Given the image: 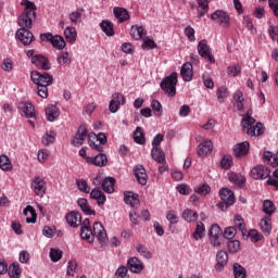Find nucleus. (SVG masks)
Listing matches in <instances>:
<instances>
[{
    "label": "nucleus",
    "instance_id": "nucleus-1",
    "mask_svg": "<svg viewBox=\"0 0 278 278\" xmlns=\"http://www.w3.org/2000/svg\"><path fill=\"white\" fill-rule=\"evenodd\" d=\"M80 237L83 240H87L89 244L94 242V238L99 241L101 247H105L108 244V232L103 225L99 222L93 223V230L90 229V219L85 218L80 224Z\"/></svg>",
    "mask_w": 278,
    "mask_h": 278
},
{
    "label": "nucleus",
    "instance_id": "nucleus-2",
    "mask_svg": "<svg viewBox=\"0 0 278 278\" xmlns=\"http://www.w3.org/2000/svg\"><path fill=\"white\" fill-rule=\"evenodd\" d=\"M30 79L33 84L37 86V94L41 99L49 97V86H53V75L43 72L34 71L30 73Z\"/></svg>",
    "mask_w": 278,
    "mask_h": 278
},
{
    "label": "nucleus",
    "instance_id": "nucleus-3",
    "mask_svg": "<svg viewBox=\"0 0 278 278\" xmlns=\"http://www.w3.org/2000/svg\"><path fill=\"white\" fill-rule=\"evenodd\" d=\"M21 5H24L25 11L22 16L18 17V25L22 29H31L34 18H36V3L29 0H23Z\"/></svg>",
    "mask_w": 278,
    "mask_h": 278
},
{
    "label": "nucleus",
    "instance_id": "nucleus-4",
    "mask_svg": "<svg viewBox=\"0 0 278 278\" xmlns=\"http://www.w3.org/2000/svg\"><path fill=\"white\" fill-rule=\"evenodd\" d=\"M243 132L248 136H262L264 134V125L262 123L255 124V118L251 116V112L248 111L245 116L241 121Z\"/></svg>",
    "mask_w": 278,
    "mask_h": 278
},
{
    "label": "nucleus",
    "instance_id": "nucleus-5",
    "mask_svg": "<svg viewBox=\"0 0 278 278\" xmlns=\"http://www.w3.org/2000/svg\"><path fill=\"white\" fill-rule=\"evenodd\" d=\"M177 72H174L161 81V89L163 90V92H165V94H167V97H175V94H177Z\"/></svg>",
    "mask_w": 278,
    "mask_h": 278
},
{
    "label": "nucleus",
    "instance_id": "nucleus-6",
    "mask_svg": "<svg viewBox=\"0 0 278 278\" xmlns=\"http://www.w3.org/2000/svg\"><path fill=\"white\" fill-rule=\"evenodd\" d=\"M219 197L222 199V202L217 204V207H219L222 212H225L227 207H231V205L236 203V197L233 195V191H231L229 188H223L219 191Z\"/></svg>",
    "mask_w": 278,
    "mask_h": 278
},
{
    "label": "nucleus",
    "instance_id": "nucleus-7",
    "mask_svg": "<svg viewBox=\"0 0 278 278\" xmlns=\"http://www.w3.org/2000/svg\"><path fill=\"white\" fill-rule=\"evenodd\" d=\"M89 140V147H92L96 151H99V153H102L103 146L108 144V136H105L103 132L96 134H89L88 136Z\"/></svg>",
    "mask_w": 278,
    "mask_h": 278
},
{
    "label": "nucleus",
    "instance_id": "nucleus-8",
    "mask_svg": "<svg viewBox=\"0 0 278 278\" xmlns=\"http://www.w3.org/2000/svg\"><path fill=\"white\" fill-rule=\"evenodd\" d=\"M198 53L199 55H201V58H203L211 64H214L216 62V59H214V54H212V49H210V46L207 45V40L205 39H202L198 43Z\"/></svg>",
    "mask_w": 278,
    "mask_h": 278
},
{
    "label": "nucleus",
    "instance_id": "nucleus-9",
    "mask_svg": "<svg viewBox=\"0 0 278 278\" xmlns=\"http://www.w3.org/2000/svg\"><path fill=\"white\" fill-rule=\"evenodd\" d=\"M212 21H215V23H218L220 27H229L231 17L229 16V13L225 12L224 10H216L211 15Z\"/></svg>",
    "mask_w": 278,
    "mask_h": 278
},
{
    "label": "nucleus",
    "instance_id": "nucleus-10",
    "mask_svg": "<svg viewBox=\"0 0 278 278\" xmlns=\"http://www.w3.org/2000/svg\"><path fill=\"white\" fill-rule=\"evenodd\" d=\"M31 188L37 197H45L47 193V182L40 177H35L31 181Z\"/></svg>",
    "mask_w": 278,
    "mask_h": 278
},
{
    "label": "nucleus",
    "instance_id": "nucleus-11",
    "mask_svg": "<svg viewBox=\"0 0 278 278\" xmlns=\"http://www.w3.org/2000/svg\"><path fill=\"white\" fill-rule=\"evenodd\" d=\"M86 138H88V128H86V125H80L72 140L73 147H81Z\"/></svg>",
    "mask_w": 278,
    "mask_h": 278
},
{
    "label": "nucleus",
    "instance_id": "nucleus-12",
    "mask_svg": "<svg viewBox=\"0 0 278 278\" xmlns=\"http://www.w3.org/2000/svg\"><path fill=\"white\" fill-rule=\"evenodd\" d=\"M127 268L135 275H140L144 270V263L140 258L132 256L127 261Z\"/></svg>",
    "mask_w": 278,
    "mask_h": 278
},
{
    "label": "nucleus",
    "instance_id": "nucleus-13",
    "mask_svg": "<svg viewBox=\"0 0 278 278\" xmlns=\"http://www.w3.org/2000/svg\"><path fill=\"white\" fill-rule=\"evenodd\" d=\"M253 179H268L270 177V168L264 165H256L251 169Z\"/></svg>",
    "mask_w": 278,
    "mask_h": 278
},
{
    "label": "nucleus",
    "instance_id": "nucleus-14",
    "mask_svg": "<svg viewBox=\"0 0 278 278\" xmlns=\"http://www.w3.org/2000/svg\"><path fill=\"white\" fill-rule=\"evenodd\" d=\"M31 64L36 65L37 68H42V71H51V63L49 59L42 54H36L31 58Z\"/></svg>",
    "mask_w": 278,
    "mask_h": 278
},
{
    "label": "nucleus",
    "instance_id": "nucleus-15",
    "mask_svg": "<svg viewBox=\"0 0 278 278\" xmlns=\"http://www.w3.org/2000/svg\"><path fill=\"white\" fill-rule=\"evenodd\" d=\"M216 262L215 270H217V273L223 271L229 262V254L224 250L218 251L216 254Z\"/></svg>",
    "mask_w": 278,
    "mask_h": 278
},
{
    "label": "nucleus",
    "instance_id": "nucleus-16",
    "mask_svg": "<svg viewBox=\"0 0 278 278\" xmlns=\"http://www.w3.org/2000/svg\"><path fill=\"white\" fill-rule=\"evenodd\" d=\"M134 175L140 184V186H147V181H149V176L147 175V169L142 165H137L134 167Z\"/></svg>",
    "mask_w": 278,
    "mask_h": 278
},
{
    "label": "nucleus",
    "instance_id": "nucleus-17",
    "mask_svg": "<svg viewBox=\"0 0 278 278\" xmlns=\"http://www.w3.org/2000/svg\"><path fill=\"white\" fill-rule=\"evenodd\" d=\"M16 36L20 42L24 43L25 47L34 42V34L29 31L27 28H20L16 31Z\"/></svg>",
    "mask_w": 278,
    "mask_h": 278
},
{
    "label": "nucleus",
    "instance_id": "nucleus-18",
    "mask_svg": "<svg viewBox=\"0 0 278 278\" xmlns=\"http://www.w3.org/2000/svg\"><path fill=\"white\" fill-rule=\"evenodd\" d=\"M65 220L70 227H77L81 225V214L79 212L72 211L65 216Z\"/></svg>",
    "mask_w": 278,
    "mask_h": 278
},
{
    "label": "nucleus",
    "instance_id": "nucleus-19",
    "mask_svg": "<svg viewBox=\"0 0 278 278\" xmlns=\"http://www.w3.org/2000/svg\"><path fill=\"white\" fill-rule=\"evenodd\" d=\"M180 75L184 81H192V77L194 75L192 63L187 62L180 68Z\"/></svg>",
    "mask_w": 278,
    "mask_h": 278
},
{
    "label": "nucleus",
    "instance_id": "nucleus-20",
    "mask_svg": "<svg viewBox=\"0 0 278 278\" xmlns=\"http://www.w3.org/2000/svg\"><path fill=\"white\" fill-rule=\"evenodd\" d=\"M250 147L251 144L249 143V141L237 143L235 146L233 153L237 157H244V155L249 153Z\"/></svg>",
    "mask_w": 278,
    "mask_h": 278
},
{
    "label": "nucleus",
    "instance_id": "nucleus-21",
    "mask_svg": "<svg viewBox=\"0 0 278 278\" xmlns=\"http://www.w3.org/2000/svg\"><path fill=\"white\" fill-rule=\"evenodd\" d=\"M87 162H89V164H93V166L103 168V166L108 165V156L103 153H100L93 157H87Z\"/></svg>",
    "mask_w": 278,
    "mask_h": 278
},
{
    "label": "nucleus",
    "instance_id": "nucleus-22",
    "mask_svg": "<svg viewBox=\"0 0 278 278\" xmlns=\"http://www.w3.org/2000/svg\"><path fill=\"white\" fill-rule=\"evenodd\" d=\"M214 144L212 143V140L203 141L198 146V155L200 157H205L211 151H213Z\"/></svg>",
    "mask_w": 278,
    "mask_h": 278
},
{
    "label": "nucleus",
    "instance_id": "nucleus-23",
    "mask_svg": "<svg viewBox=\"0 0 278 278\" xmlns=\"http://www.w3.org/2000/svg\"><path fill=\"white\" fill-rule=\"evenodd\" d=\"M20 110H22L26 118H36V111L34 109V104L29 102H22L20 103Z\"/></svg>",
    "mask_w": 278,
    "mask_h": 278
},
{
    "label": "nucleus",
    "instance_id": "nucleus-24",
    "mask_svg": "<svg viewBox=\"0 0 278 278\" xmlns=\"http://www.w3.org/2000/svg\"><path fill=\"white\" fill-rule=\"evenodd\" d=\"M151 155L154 162L157 164H166V154L162 148H152Z\"/></svg>",
    "mask_w": 278,
    "mask_h": 278
},
{
    "label": "nucleus",
    "instance_id": "nucleus-25",
    "mask_svg": "<svg viewBox=\"0 0 278 278\" xmlns=\"http://www.w3.org/2000/svg\"><path fill=\"white\" fill-rule=\"evenodd\" d=\"M46 116L50 123L60 117V109L53 104L48 105L46 109Z\"/></svg>",
    "mask_w": 278,
    "mask_h": 278
},
{
    "label": "nucleus",
    "instance_id": "nucleus-26",
    "mask_svg": "<svg viewBox=\"0 0 278 278\" xmlns=\"http://www.w3.org/2000/svg\"><path fill=\"white\" fill-rule=\"evenodd\" d=\"M124 201L131 207H138V205H140V200L138 199V194H135L131 191H128L124 194Z\"/></svg>",
    "mask_w": 278,
    "mask_h": 278
},
{
    "label": "nucleus",
    "instance_id": "nucleus-27",
    "mask_svg": "<svg viewBox=\"0 0 278 278\" xmlns=\"http://www.w3.org/2000/svg\"><path fill=\"white\" fill-rule=\"evenodd\" d=\"M24 216L26 217V223H36V218H38V214H36V208L33 207L31 205H28L24 208L23 211Z\"/></svg>",
    "mask_w": 278,
    "mask_h": 278
},
{
    "label": "nucleus",
    "instance_id": "nucleus-28",
    "mask_svg": "<svg viewBox=\"0 0 278 278\" xmlns=\"http://www.w3.org/2000/svg\"><path fill=\"white\" fill-rule=\"evenodd\" d=\"M130 36L135 40H142V37L147 36V29L142 26L135 25L130 29Z\"/></svg>",
    "mask_w": 278,
    "mask_h": 278
},
{
    "label": "nucleus",
    "instance_id": "nucleus-29",
    "mask_svg": "<svg viewBox=\"0 0 278 278\" xmlns=\"http://www.w3.org/2000/svg\"><path fill=\"white\" fill-rule=\"evenodd\" d=\"M113 12H114V16L118 18L119 23H125V21H128L129 18V12H127V10L124 8L115 7L113 9Z\"/></svg>",
    "mask_w": 278,
    "mask_h": 278
},
{
    "label": "nucleus",
    "instance_id": "nucleus-30",
    "mask_svg": "<svg viewBox=\"0 0 278 278\" xmlns=\"http://www.w3.org/2000/svg\"><path fill=\"white\" fill-rule=\"evenodd\" d=\"M116 184V179L114 177H105L102 181V190L112 194L114 192V185Z\"/></svg>",
    "mask_w": 278,
    "mask_h": 278
},
{
    "label": "nucleus",
    "instance_id": "nucleus-31",
    "mask_svg": "<svg viewBox=\"0 0 278 278\" xmlns=\"http://www.w3.org/2000/svg\"><path fill=\"white\" fill-rule=\"evenodd\" d=\"M81 212H84V214H86L87 216H94L96 212L92 211V208L90 207V205L88 204V200L84 199V198H79L77 201Z\"/></svg>",
    "mask_w": 278,
    "mask_h": 278
},
{
    "label": "nucleus",
    "instance_id": "nucleus-32",
    "mask_svg": "<svg viewBox=\"0 0 278 278\" xmlns=\"http://www.w3.org/2000/svg\"><path fill=\"white\" fill-rule=\"evenodd\" d=\"M90 197L91 199H94V201H97L98 205H104L105 204V193H103V191H101L100 189H93L90 192Z\"/></svg>",
    "mask_w": 278,
    "mask_h": 278
},
{
    "label": "nucleus",
    "instance_id": "nucleus-33",
    "mask_svg": "<svg viewBox=\"0 0 278 278\" xmlns=\"http://www.w3.org/2000/svg\"><path fill=\"white\" fill-rule=\"evenodd\" d=\"M64 36L67 42L72 45L77 41V30L73 26H67L64 30Z\"/></svg>",
    "mask_w": 278,
    "mask_h": 278
},
{
    "label": "nucleus",
    "instance_id": "nucleus-34",
    "mask_svg": "<svg viewBox=\"0 0 278 278\" xmlns=\"http://www.w3.org/2000/svg\"><path fill=\"white\" fill-rule=\"evenodd\" d=\"M83 14H84L83 9H78L76 11L71 12L68 15V18H70L72 25H79L81 23Z\"/></svg>",
    "mask_w": 278,
    "mask_h": 278
},
{
    "label": "nucleus",
    "instance_id": "nucleus-35",
    "mask_svg": "<svg viewBox=\"0 0 278 278\" xmlns=\"http://www.w3.org/2000/svg\"><path fill=\"white\" fill-rule=\"evenodd\" d=\"M261 231L265 233V236H270V231H273V226L270 225V218L264 217L260 222Z\"/></svg>",
    "mask_w": 278,
    "mask_h": 278
},
{
    "label": "nucleus",
    "instance_id": "nucleus-36",
    "mask_svg": "<svg viewBox=\"0 0 278 278\" xmlns=\"http://www.w3.org/2000/svg\"><path fill=\"white\" fill-rule=\"evenodd\" d=\"M100 27L106 36H114V24L112 22L104 20L100 23Z\"/></svg>",
    "mask_w": 278,
    "mask_h": 278
},
{
    "label": "nucleus",
    "instance_id": "nucleus-37",
    "mask_svg": "<svg viewBox=\"0 0 278 278\" xmlns=\"http://www.w3.org/2000/svg\"><path fill=\"white\" fill-rule=\"evenodd\" d=\"M182 218L187 223H194L199 218V214L190 208H187L182 212Z\"/></svg>",
    "mask_w": 278,
    "mask_h": 278
},
{
    "label": "nucleus",
    "instance_id": "nucleus-38",
    "mask_svg": "<svg viewBox=\"0 0 278 278\" xmlns=\"http://www.w3.org/2000/svg\"><path fill=\"white\" fill-rule=\"evenodd\" d=\"M51 45H52V47H54V49L62 50V49H64V47H66V41H64L63 36L55 35L52 37Z\"/></svg>",
    "mask_w": 278,
    "mask_h": 278
},
{
    "label": "nucleus",
    "instance_id": "nucleus-39",
    "mask_svg": "<svg viewBox=\"0 0 278 278\" xmlns=\"http://www.w3.org/2000/svg\"><path fill=\"white\" fill-rule=\"evenodd\" d=\"M235 278H247V269L239 263H235L232 266Z\"/></svg>",
    "mask_w": 278,
    "mask_h": 278
},
{
    "label": "nucleus",
    "instance_id": "nucleus-40",
    "mask_svg": "<svg viewBox=\"0 0 278 278\" xmlns=\"http://www.w3.org/2000/svg\"><path fill=\"white\" fill-rule=\"evenodd\" d=\"M203 236H205V225H203L201 222H198L193 232V238L194 240H203Z\"/></svg>",
    "mask_w": 278,
    "mask_h": 278
},
{
    "label": "nucleus",
    "instance_id": "nucleus-41",
    "mask_svg": "<svg viewBox=\"0 0 278 278\" xmlns=\"http://www.w3.org/2000/svg\"><path fill=\"white\" fill-rule=\"evenodd\" d=\"M275 210H277V207H275V203H273V201L265 200L263 202V212L267 214V216H273V214H275Z\"/></svg>",
    "mask_w": 278,
    "mask_h": 278
},
{
    "label": "nucleus",
    "instance_id": "nucleus-42",
    "mask_svg": "<svg viewBox=\"0 0 278 278\" xmlns=\"http://www.w3.org/2000/svg\"><path fill=\"white\" fill-rule=\"evenodd\" d=\"M0 168L1 170H12V162H10V157L8 155H0Z\"/></svg>",
    "mask_w": 278,
    "mask_h": 278
},
{
    "label": "nucleus",
    "instance_id": "nucleus-43",
    "mask_svg": "<svg viewBox=\"0 0 278 278\" xmlns=\"http://www.w3.org/2000/svg\"><path fill=\"white\" fill-rule=\"evenodd\" d=\"M229 181H231L232 184H236V186H244V184L247 182V178H244L242 174L232 173L229 176Z\"/></svg>",
    "mask_w": 278,
    "mask_h": 278
},
{
    "label": "nucleus",
    "instance_id": "nucleus-44",
    "mask_svg": "<svg viewBox=\"0 0 278 278\" xmlns=\"http://www.w3.org/2000/svg\"><path fill=\"white\" fill-rule=\"evenodd\" d=\"M21 265L18 263H13L10 267H9V276L11 278H21Z\"/></svg>",
    "mask_w": 278,
    "mask_h": 278
},
{
    "label": "nucleus",
    "instance_id": "nucleus-45",
    "mask_svg": "<svg viewBox=\"0 0 278 278\" xmlns=\"http://www.w3.org/2000/svg\"><path fill=\"white\" fill-rule=\"evenodd\" d=\"M134 140L137 142V144H144L146 139H144V131H142L141 127H137L135 132H134Z\"/></svg>",
    "mask_w": 278,
    "mask_h": 278
},
{
    "label": "nucleus",
    "instance_id": "nucleus-46",
    "mask_svg": "<svg viewBox=\"0 0 278 278\" xmlns=\"http://www.w3.org/2000/svg\"><path fill=\"white\" fill-rule=\"evenodd\" d=\"M42 144L46 147H49V144H53L55 142V132L53 131H47L41 140Z\"/></svg>",
    "mask_w": 278,
    "mask_h": 278
},
{
    "label": "nucleus",
    "instance_id": "nucleus-47",
    "mask_svg": "<svg viewBox=\"0 0 278 278\" xmlns=\"http://www.w3.org/2000/svg\"><path fill=\"white\" fill-rule=\"evenodd\" d=\"M235 225L237 228H239L242 236H247V226H244V219L240 215L235 216Z\"/></svg>",
    "mask_w": 278,
    "mask_h": 278
},
{
    "label": "nucleus",
    "instance_id": "nucleus-48",
    "mask_svg": "<svg viewBox=\"0 0 278 278\" xmlns=\"http://www.w3.org/2000/svg\"><path fill=\"white\" fill-rule=\"evenodd\" d=\"M233 99L238 110H244V94L242 93V91H237L233 94Z\"/></svg>",
    "mask_w": 278,
    "mask_h": 278
},
{
    "label": "nucleus",
    "instance_id": "nucleus-49",
    "mask_svg": "<svg viewBox=\"0 0 278 278\" xmlns=\"http://www.w3.org/2000/svg\"><path fill=\"white\" fill-rule=\"evenodd\" d=\"M136 250L146 260H151V257H153V254H151V251H149V249L147 247H144L143 244H138L136 247Z\"/></svg>",
    "mask_w": 278,
    "mask_h": 278
},
{
    "label": "nucleus",
    "instance_id": "nucleus-50",
    "mask_svg": "<svg viewBox=\"0 0 278 278\" xmlns=\"http://www.w3.org/2000/svg\"><path fill=\"white\" fill-rule=\"evenodd\" d=\"M197 3L201 9V11H199V16L201 18L204 14H207V10H210V2L207 0H197Z\"/></svg>",
    "mask_w": 278,
    "mask_h": 278
},
{
    "label": "nucleus",
    "instance_id": "nucleus-51",
    "mask_svg": "<svg viewBox=\"0 0 278 278\" xmlns=\"http://www.w3.org/2000/svg\"><path fill=\"white\" fill-rule=\"evenodd\" d=\"M193 190L195 194H201L202 197H207L212 192V188L206 184L195 187Z\"/></svg>",
    "mask_w": 278,
    "mask_h": 278
},
{
    "label": "nucleus",
    "instance_id": "nucleus-52",
    "mask_svg": "<svg viewBox=\"0 0 278 278\" xmlns=\"http://www.w3.org/2000/svg\"><path fill=\"white\" fill-rule=\"evenodd\" d=\"M216 237H223V229H220V226H218V224L212 225L208 230V238H216Z\"/></svg>",
    "mask_w": 278,
    "mask_h": 278
},
{
    "label": "nucleus",
    "instance_id": "nucleus-53",
    "mask_svg": "<svg viewBox=\"0 0 278 278\" xmlns=\"http://www.w3.org/2000/svg\"><path fill=\"white\" fill-rule=\"evenodd\" d=\"M76 185L80 192H85V194H90V186H88V181L84 179H77Z\"/></svg>",
    "mask_w": 278,
    "mask_h": 278
},
{
    "label": "nucleus",
    "instance_id": "nucleus-54",
    "mask_svg": "<svg viewBox=\"0 0 278 278\" xmlns=\"http://www.w3.org/2000/svg\"><path fill=\"white\" fill-rule=\"evenodd\" d=\"M62 251L60 249L51 248L50 249V260L51 262H60L62 260Z\"/></svg>",
    "mask_w": 278,
    "mask_h": 278
},
{
    "label": "nucleus",
    "instance_id": "nucleus-55",
    "mask_svg": "<svg viewBox=\"0 0 278 278\" xmlns=\"http://www.w3.org/2000/svg\"><path fill=\"white\" fill-rule=\"evenodd\" d=\"M58 63L61 66H64V64H71V59L68 52H61L56 58Z\"/></svg>",
    "mask_w": 278,
    "mask_h": 278
},
{
    "label": "nucleus",
    "instance_id": "nucleus-56",
    "mask_svg": "<svg viewBox=\"0 0 278 278\" xmlns=\"http://www.w3.org/2000/svg\"><path fill=\"white\" fill-rule=\"evenodd\" d=\"M248 238H251L252 242H260L264 236L260 233L256 229H250L248 232Z\"/></svg>",
    "mask_w": 278,
    "mask_h": 278
},
{
    "label": "nucleus",
    "instance_id": "nucleus-57",
    "mask_svg": "<svg viewBox=\"0 0 278 278\" xmlns=\"http://www.w3.org/2000/svg\"><path fill=\"white\" fill-rule=\"evenodd\" d=\"M229 253H238L240 251V241L230 240L227 242Z\"/></svg>",
    "mask_w": 278,
    "mask_h": 278
},
{
    "label": "nucleus",
    "instance_id": "nucleus-58",
    "mask_svg": "<svg viewBox=\"0 0 278 278\" xmlns=\"http://www.w3.org/2000/svg\"><path fill=\"white\" fill-rule=\"evenodd\" d=\"M240 73H242V67L240 64H235L228 67V75H231V77H238Z\"/></svg>",
    "mask_w": 278,
    "mask_h": 278
},
{
    "label": "nucleus",
    "instance_id": "nucleus-59",
    "mask_svg": "<svg viewBox=\"0 0 278 278\" xmlns=\"http://www.w3.org/2000/svg\"><path fill=\"white\" fill-rule=\"evenodd\" d=\"M151 108L156 116H162V103L157 100H152Z\"/></svg>",
    "mask_w": 278,
    "mask_h": 278
},
{
    "label": "nucleus",
    "instance_id": "nucleus-60",
    "mask_svg": "<svg viewBox=\"0 0 278 278\" xmlns=\"http://www.w3.org/2000/svg\"><path fill=\"white\" fill-rule=\"evenodd\" d=\"M227 97H228L227 87H219L217 89V101L223 103V101H225Z\"/></svg>",
    "mask_w": 278,
    "mask_h": 278
},
{
    "label": "nucleus",
    "instance_id": "nucleus-61",
    "mask_svg": "<svg viewBox=\"0 0 278 278\" xmlns=\"http://www.w3.org/2000/svg\"><path fill=\"white\" fill-rule=\"evenodd\" d=\"M231 164H233V157H231V155H225L222 159V168H225L227 170L231 168Z\"/></svg>",
    "mask_w": 278,
    "mask_h": 278
},
{
    "label": "nucleus",
    "instance_id": "nucleus-62",
    "mask_svg": "<svg viewBox=\"0 0 278 278\" xmlns=\"http://www.w3.org/2000/svg\"><path fill=\"white\" fill-rule=\"evenodd\" d=\"M129 268L126 266H119L117 270L115 271V278H125L127 277Z\"/></svg>",
    "mask_w": 278,
    "mask_h": 278
},
{
    "label": "nucleus",
    "instance_id": "nucleus-63",
    "mask_svg": "<svg viewBox=\"0 0 278 278\" xmlns=\"http://www.w3.org/2000/svg\"><path fill=\"white\" fill-rule=\"evenodd\" d=\"M112 101H115V103H118V105H125V96L123 93H113L112 94Z\"/></svg>",
    "mask_w": 278,
    "mask_h": 278
},
{
    "label": "nucleus",
    "instance_id": "nucleus-64",
    "mask_svg": "<svg viewBox=\"0 0 278 278\" xmlns=\"http://www.w3.org/2000/svg\"><path fill=\"white\" fill-rule=\"evenodd\" d=\"M268 5L273 10L274 15L278 17V0H268Z\"/></svg>",
    "mask_w": 278,
    "mask_h": 278
}]
</instances>
